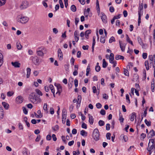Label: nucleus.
Segmentation results:
<instances>
[{
	"instance_id": "nucleus-1",
	"label": "nucleus",
	"mask_w": 155,
	"mask_h": 155,
	"mask_svg": "<svg viewBox=\"0 0 155 155\" xmlns=\"http://www.w3.org/2000/svg\"><path fill=\"white\" fill-rule=\"evenodd\" d=\"M29 20V18L27 16H24L22 15H18L17 18L18 22L22 24L27 23Z\"/></svg>"
},
{
	"instance_id": "nucleus-2",
	"label": "nucleus",
	"mask_w": 155,
	"mask_h": 155,
	"mask_svg": "<svg viewBox=\"0 0 155 155\" xmlns=\"http://www.w3.org/2000/svg\"><path fill=\"white\" fill-rule=\"evenodd\" d=\"M149 59L150 61V66H152L153 68L155 67V54L153 55H149Z\"/></svg>"
},
{
	"instance_id": "nucleus-3",
	"label": "nucleus",
	"mask_w": 155,
	"mask_h": 155,
	"mask_svg": "<svg viewBox=\"0 0 155 155\" xmlns=\"http://www.w3.org/2000/svg\"><path fill=\"white\" fill-rule=\"evenodd\" d=\"M99 134L98 130L97 129H95L93 133V137L96 141L98 140L99 139Z\"/></svg>"
},
{
	"instance_id": "nucleus-4",
	"label": "nucleus",
	"mask_w": 155,
	"mask_h": 155,
	"mask_svg": "<svg viewBox=\"0 0 155 155\" xmlns=\"http://www.w3.org/2000/svg\"><path fill=\"white\" fill-rule=\"evenodd\" d=\"M28 2L26 1H24L20 4L19 8L21 10H23L27 8L28 6Z\"/></svg>"
},
{
	"instance_id": "nucleus-5",
	"label": "nucleus",
	"mask_w": 155,
	"mask_h": 155,
	"mask_svg": "<svg viewBox=\"0 0 155 155\" xmlns=\"http://www.w3.org/2000/svg\"><path fill=\"white\" fill-rule=\"evenodd\" d=\"M151 142L152 145L150 146L149 148H147V150L149 152L151 150H154L155 148V145L154 144V140L153 139H150L149 140V143H148V147L150 145Z\"/></svg>"
},
{
	"instance_id": "nucleus-6",
	"label": "nucleus",
	"mask_w": 155,
	"mask_h": 155,
	"mask_svg": "<svg viewBox=\"0 0 155 155\" xmlns=\"http://www.w3.org/2000/svg\"><path fill=\"white\" fill-rule=\"evenodd\" d=\"M30 60L35 65H38L39 63V59L37 56H32L30 58Z\"/></svg>"
},
{
	"instance_id": "nucleus-7",
	"label": "nucleus",
	"mask_w": 155,
	"mask_h": 155,
	"mask_svg": "<svg viewBox=\"0 0 155 155\" xmlns=\"http://www.w3.org/2000/svg\"><path fill=\"white\" fill-rule=\"evenodd\" d=\"M36 95L34 93H32L30 94L28 97V100L31 103H33L35 102V98Z\"/></svg>"
},
{
	"instance_id": "nucleus-8",
	"label": "nucleus",
	"mask_w": 155,
	"mask_h": 155,
	"mask_svg": "<svg viewBox=\"0 0 155 155\" xmlns=\"http://www.w3.org/2000/svg\"><path fill=\"white\" fill-rule=\"evenodd\" d=\"M43 48H38L36 50V53L38 55L40 56H43L44 55V53L42 51Z\"/></svg>"
},
{
	"instance_id": "nucleus-9",
	"label": "nucleus",
	"mask_w": 155,
	"mask_h": 155,
	"mask_svg": "<svg viewBox=\"0 0 155 155\" xmlns=\"http://www.w3.org/2000/svg\"><path fill=\"white\" fill-rule=\"evenodd\" d=\"M120 46L122 51L124 52L125 51V47L126 45V44L122 43L120 41H119Z\"/></svg>"
},
{
	"instance_id": "nucleus-10",
	"label": "nucleus",
	"mask_w": 155,
	"mask_h": 155,
	"mask_svg": "<svg viewBox=\"0 0 155 155\" xmlns=\"http://www.w3.org/2000/svg\"><path fill=\"white\" fill-rule=\"evenodd\" d=\"M56 87L58 90L57 92H56V94H58L60 95V93L62 91V87L60 84H58L56 85Z\"/></svg>"
},
{
	"instance_id": "nucleus-11",
	"label": "nucleus",
	"mask_w": 155,
	"mask_h": 155,
	"mask_svg": "<svg viewBox=\"0 0 155 155\" xmlns=\"http://www.w3.org/2000/svg\"><path fill=\"white\" fill-rule=\"evenodd\" d=\"M155 131L153 130H151L147 135V137L148 138H151L155 136Z\"/></svg>"
},
{
	"instance_id": "nucleus-12",
	"label": "nucleus",
	"mask_w": 155,
	"mask_h": 155,
	"mask_svg": "<svg viewBox=\"0 0 155 155\" xmlns=\"http://www.w3.org/2000/svg\"><path fill=\"white\" fill-rule=\"evenodd\" d=\"M23 99V97L21 96H19L16 97V101L18 104H20L22 102Z\"/></svg>"
},
{
	"instance_id": "nucleus-13",
	"label": "nucleus",
	"mask_w": 155,
	"mask_h": 155,
	"mask_svg": "<svg viewBox=\"0 0 155 155\" xmlns=\"http://www.w3.org/2000/svg\"><path fill=\"white\" fill-rule=\"evenodd\" d=\"M143 4L141 3L140 4L138 7V15H141V12H143Z\"/></svg>"
},
{
	"instance_id": "nucleus-14",
	"label": "nucleus",
	"mask_w": 155,
	"mask_h": 155,
	"mask_svg": "<svg viewBox=\"0 0 155 155\" xmlns=\"http://www.w3.org/2000/svg\"><path fill=\"white\" fill-rule=\"evenodd\" d=\"M58 56L59 58V60H61L63 59V55L62 52L60 48H59L58 51Z\"/></svg>"
},
{
	"instance_id": "nucleus-15",
	"label": "nucleus",
	"mask_w": 155,
	"mask_h": 155,
	"mask_svg": "<svg viewBox=\"0 0 155 155\" xmlns=\"http://www.w3.org/2000/svg\"><path fill=\"white\" fill-rule=\"evenodd\" d=\"M34 101L35 102H34L33 104H37L41 102L42 101L39 96L36 95Z\"/></svg>"
},
{
	"instance_id": "nucleus-16",
	"label": "nucleus",
	"mask_w": 155,
	"mask_h": 155,
	"mask_svg": "<svg viewBox=\"0 0 155 155\" xmlns=\"http://www.w3.org/2000/svg\"><path fill=\"white\" fill-rule=\"evenodd\" d=\"M101 14L102 15V16L101 17L102 21L104 23H106L107 22L106 16L103 13H101Z\"/></svg>"
},
{
	"instance_id": "nucleus-17",
	"label": "nucleus",
	"mask_w": 155,
	"mask_h": 155,
	"mask_svg": "<svg viewBox=\"0 0 155 155\" xmlns=\"http://www.w3.org/2000/svg\"><path fill=\"white\" fill-rule=\"evenodd\" d=\"M12 65L15 68H19L20 64L17 61L15 62H12L11 63Z\"/></svg>"
},
{
	"instance_id": "nucleus-18",
	"label": "nucleus",
	"mask_w": 155,
	"mask_h": 155,
	"mask_svg": "<svg viewBox=\"0 0 155 155\" xmlns=\"http://www.w3.org/2000/svg\"><path fill=\"white\" fill-rule=\"evenodd\" d=\"M89 116V121L90 124H93L94 123V118L92 116L90 115L89 114H88Z\"/></svg>"
},
{
	"instance_id": "nucleus-19",
	"label": "nucleus",
	"mask_w": 155,
	"mask_h": 155,
	"mask_svg": "<svg viewBox=\"0 0 155 155\" xmlns=\"http://www.w3.org/2000/svg\"><path fill=\"white\" fill-rule=\"evenodd\" d=\"M114 55L113 53H110V55L109 61L110 63H113L114 61Z\"/></svg>"
},
{
	"instance_id": "nucleus-20",
	"label": "nucleus",
	"mask_w": 155,
	"mask_h": 155,
	"mask_svg": "<svg viewBox=\"0 0 155 155\" xmlns=\"http://www.w3.org/2000/svg\"><path fill=\"white\" fill-rule=\"evenodd\" d=\"M115 59L116 60H118L119 59H122L123 60L124 59V57L121 55H117L116 56Z\"/></svg>"
},
{
	"instance_id": "nucleus-21",
	"label": "nucleus",
	"mask_w": 155,
	"mask_h": 155,
	"mask_svg": "<svg viewBox=\"0 0 155 155\" xmlns=\"http://www.w3.org/2000/svg\"><path fill=\"white\" fill-rule=\"evenodd\" d=\"M137 39L138 43H139L140 45L143 46V45H144L143 41L140 38L139 36L138 37H137Z\"/></svg>"
},
{
	"instance_id": "nucleus-22",
	"label": "nucleus",
	"mask_w": 155,
	"mask_h": 155,
	"mask_svg": "<svg viewBox=\"0 0 155 155\" xmlns=\"http://www.w3.org/2000/svg\"><path fill=\"white\" fill-rule=\"evenodd\" d=\"M27 71V74L26 75V76L27 78H28L30 75L31 72V69L30 68H27L26 69Z\"/></svg>"
},
{
	"instance_id": "nucleus-23",
	"label": "nucleus",
	"mask_w": 155,
	"mask_h": 155,
	"mask_svg": "<svg viewBox=\"0 0 155 155\" xmlns=\"http://www.w3.org/2000/svg\"><path fill=\"white\" fill-rule=\"evenodd\" d=\"M145 65L146 66L147 70L148 71L149 69V64L148 61H146L144 63Z\"/></svg>"
},
{
	"instance_id": "nucleus-24",
	"label": "nucleus",
	"mask_w": 155,
	"mask_h": 155,
	"mask_svg": "<svg viewBox=\"0 0 155 155\" xmlns=\"http://www.w3.org/2000/svg\"><path fill=\"white\" fill-rule=\"evenodd\" d=\"M2 104L3 106H4L5 108L6 109H7L9 107V105L7 103L5 102H2Z\"/></svg>"
},
{
	"instance_id": "nucleus-25",
	"label": "nucleus",
	"mask_w": 155,
	"mask_h": 155,
	"mask_svg": "<svg viewBox=\"0 0 155 155\" xmlns=\"http://www.w3.org/2000/svg\"><path fill=\"white\" fill-rule=\"evenodd\" d=\"M3 62V56L0 52V67L2 65Z\"/></svg>"
},
{
	"instance_id": "nucleus-26",
	"label": "nucleus",
	"mask_w": 155,
	"mask_h": 155,
	"mask_svg": "<svg viewBox=\"0 0 155 155\" xmlns=\"http://www.w3.org/2000/svg\"><path fill=\"white\" fill-rule=\"evenodd\" d=\"M107 65L108 64L106 62L105 59H103V60L102 67L103 68H106L107 66Z\"/></svg>"
},
{
	"instance_id": "nucleus-27",
	"label": "nucleus",
	"mask_w": 155,
	"mask_h": 155,
	"mask_svg": "<svg viewBox=\"0 0 155 155\" xmlns=\"http://www.w3.org/2000/svg\"><path fill=\"white\" fill-rule=\"evenodd\" d=\"M134 117H136V114L135 113L133 112L132 113V115L131 116L130 120L131 121H133L134 119Z\"/></svg>"
},
{
	"instance_id": "nucleus-28",
	"label": "nucleus",
	"mask_w": 155,
	"mask_h": 155,
	"mask_svg": "<svg viewBox=\"0 0 155 155\" xmlns=\"http://www.w3.org/2000/svg\"><path fill=\"white\" fill-rule=\"evenodd\" d=\"M121 114L120 113H119V120L120 121V123H123V122L124 119L123 118V116L122 115H121Z\"/></svg>"
},
{
	"instance_id": "nucleus-29",
	"label": "nucleus",
	"mask_w": 155,
	"mask_h": 155,
	"mask_svg": "<svg viewBox=\"0 0 155 155\" xmlns=\"http://www.w3.org/2000/svg\"><path fill=\"white\" fill-rule=\"evenodd\" d=\"M95 38H94V37H93V43L92 45V51L93 52L94 51V46L95 45Z\"/></svg>"
},
{
	"instance_id": "nucleus-30",
	"label": "nucleus",
	"mask_w": 155,
	"mask_h": 155,
	"mask_svg": "<svg viewBox=\"0 0 155 155\" xmlns=\"http://www.w3.org/2000/svg\"><path fill=\"white\" fill-rule=\"evenodd\" d=\"M71 9L72 12H75L77 10L76 7L74 5H72L71 6Z\"/></svg>"
},
{
	"instance_id": "nucleus-31",
	"label": "nucleus",
	"mask_w": 155,
	"mask_h": 155,
	"mask_svg": "<svg viewBox=\"0 0 155 155\" xmlns=\"http://www.w3.org/2000/svg\"><path fill=\"white\" fill-rule=\"evenodd\" d=\"M80 134L82 136H87V133L84 130H82L81 131Z\"/></svg>"
},
{
	"instance_id": "nucleus-32",
	"label": "nucleus",
	"mask_w": 155,
	"mask_h": 155,
	"mask_svg": "<svg viewBox=\"0 0 155 155\" xmlns=\"http://www.w3.org/2000/svg\"><path fill=\"white\" fill-rule=\"evenodd\" d=\"M67 112L66 109L64 108L62 110V117H66Z\"/></svg>"
},
{
	"instance_id": "nucleus-33",
	"label": "nucleus",
	"mask_w": 155,
	"mask_h": 155,
	"mask_svg": "<svg viewBox=\"0 0 155 155\" xmlns=\"http://www.w3.org/2000/svg\"><path fill=\"white\" fill-rule=\"evenodd\" d=\"M90 11V9L89 8H88L87 9V11H84V14L85 15V16L86 17H87L88 14Z\"/></svg>"
},
{
	"instance_id": "nucleus-34",
	"label": "nucleus",
	"mask_w": 155,
	"mask_h": 155,
	"mask_svg": "<svg viewBox=\"0 0 155 155\" xmlns=\"http://www.w3.org/2000/svg\"><path fill=\"white\" fill-rule=\"evenodd\" d=\"M104 122L102 120H100L98 122L99 125L100 126H104Z\"/></svg>"
},
{
	"instance_id": "nucleus-35",
	"label": "nucleus",
	"mask_w": 155,
	"mask_h": 155,
	"mask_svg": "<svg viewBox=\"0 0 155 155\" xmlns=\"http://www.w3.org/2000/svg\"><path fill=\"white\" fill-rule=\"evenodd\" d=\"M133 66V64L132 63L130 62L127 65V68L128 70V68L130 69V68H132Z\"/></svg>"
},
{
	"instance_id": "nucleus-36",
	"label": "nucleus",
	"mask_w": 155,
	"mask_h": 155,
	"mask_svg": "<svg viewBox=\"0 0 155 155\" xmlns=\"http://www.w3.org/2000/svg\"><path fill=\"white\" fill-rule=\"evenodd\" d=\"M35 92L38 94L40 96H42L43 95V94L42 92L39 90L38 89H36Z\"/></svg>"
},
{
	"instance_id": "nucleus-37",
	"label": "nucleus",
	"mask_w": 155,
	"mask_h": 155,
	"mask_svg": "<svg viewBox=\"0 0 155 155\" xmlns=\"http://www.w3.org/2000/svg\"><path fill=\"white\" fill-rule=\"evenodd\" d=\"M144 122L145 124L147 125L148 126H150L151 125V123L150 121H148L147 119H145L144 120Z\"/></svg>"
},
{
	"instance_id": "nucleus-38",
	"label": "nucleus",
	"mask_w": 155,
	"mask_h": 155,
	"mask_svg": "<svg viewBox=\"0 0 155 155\" xmlns=\"http://www.w3.org/2000/svg\"><path fill=\"white\" fill-rule=\"evenodd\" d=\"M52 129L54 131H56L59 129V126L58 125H56L54 127H52Z\"/></svg>"
},
{
	"instance_id": "nucleus-39",
	"label": "nucleus",
	"mask_w": 155,
	"mask_h": 155,
	"mask_svg": "<svg viewBox=\"0 0 155 155\" xmlns=\"http://www.w3.org/2000/svg\"><path fill=\"white\" fill-rule=\"evenodd\" d=\"M124 75L127 76H129V72L126 69L124 68Z\"/></svg>"
},
{
	"instance_id": "nucleus-40",
	"label": "nucleus",
	"mask_w": 155,
	"mask_h": 155,
	"mask_svg": "<svg viewBox=\"0 0 155 155\" xmlns=\"http://www.w3.org/2000/svg\"><path fill=\"white\" fill-rule=\"evenodd\" d=\"M43 109L47 112H48V109L47 108V104L46 103H45L43 106Z\"/></svg>"
},
{
	"instance_id": "nucleus-41",
	"label": "nucleus",
	"mask_w": 155,
	"mask_h": 155,
	"mask_svg": "<svg viewBox=\"0 0 155 155\" xmlns=\"http://www.w3.org/2000/svg\"><path fill=\"white\" fill-rule=\"evenodd\" d=\"M27 149L25 148L22 151V153L24 155H27Z\"/></svg>"
},
{
	"instance_id": "nucleus-42",
	"label": "nucleus",
	"mask_w": 155,
	"mask_h": 155,
	"mask_svg": "<svg viewBox=\"0 0 155 155\" xmlns=\"http://www.w3.org/2000/svg\"><path fill=\"white\" fill-rule=\"evenodd\" d=\"M105 37H101L100 39V41L101 43H104L105 42Z\"/></svg>"
},
{
	"instance_id": "nucleus-43",
	"label": "nucleus",
	"mask_w": 155,
	"mask_h": 155,
	"mask_svg": "<svg viewBox=\"0 0 155 155\" xmlns=\"http://www.w3.org/2000/svg\"><path fill=\"white\" fill-rule=\"evenodd\" d=\"M34 114L36 117L37 118H41L42 117V114H39V115H38L35 112H34Z\"/></svg>"
},
{
	"instance_id": "nucleus-44",
	"label": "nucleus",
	"mask_w": 155,
	"mask_h": 155,
	"mask_svg": "<svg viewBox=\"0 0 155 155\" xmlns=\"http://www.w3.org/2000/svg\"><path fill=\"white\" fill-rule=\"evenodd\" d=\"M6 2V0H0V6L4 5Z\"/></svg>"
},
{
	"instance_id": "nucleus-45",
	"label": "nucleus",
	"mask_w": 155,
	"mask_h": 155,
	"mask_svg": "<svg viewBox=\"0 0 155 155\" xmlns=\"http://www.w3.org/2000/svg\"><path fill=\"white\" fill-rule=\"evenodd\" d=\"M126 99L128 104L130 103V101L129 98V95L128 94H127L126 95Z\"/></svg>"
},
{
	"instance_id": "nucleus-46",
	"label": "nucleus",
	"mask_w": 155,
	"mask_h": 155,
	"mask_svg": "<svg viewBox=\"0 0 155 155\" xmlns=\"http://www.w3.org/2000/svg\"><path fill=\"white\" fill-rule=\"evenodd\" d=\"M13 94L14 92L13 91H8L7 93V95L8 97H11Z\"/></svg>"
},
{
	"instance_id": "nucleus-47",
	"label": "nucleus",
	"mask_w": 155,
	"mask_h": 155,
	"mask_svg": "<svg viewBox=\"0 0 155 155\" xmlns=\"http://www.w3.org/2000/svg\"><path fill=\"white\" fill-rule=\"evenodd\" d=\"M17 48L18 50H20L22 48V46L19 43H17Z\"/></svg>"
},
{
	"instance_id": "nucleus-48",
	"label": "nucleus",
	"mask_w": 155,
	"mask_h": 155,
	"mask_svg": "<svg viewBox=\"0 0 155 155\" xmlns=\"http://www.w3.org/2000/svg\"><path fill=\"white\" fill-rule=\"evenodd\" d=\"M115 41V39L114 38V37L112 36L110 39L109 40V42L110 43H111L113 41Z\"/></svg>"
},
{
	"instance_id": "nucleus-49",
	"label": "nucleus",
	"mask_w": 155,
	"mask_h": 155,
	"mask_svg": "<svg viewBox=\"0 0 155 155\" xmlns=\"http://www.w3.org/2000/svg\"><path fill=\"white\" fill-rule=\"evenodd\" d=\"M59 3L60 4V7L61 8H64V5L62 0H59Z\"/></svg>"
},
{
	"instance_id": "nucleus-50",
	"label": "nucleus",
	"mask_w": 155,
	"mask_h": 155,
	"mask_svg": "<svg viewBox=\"0 0 155 155\" xmlns=\"http://www.w3.org/2000/svg\"><path fill=\"white\" fill-rule=\"evenodd\" d=\"M100 113L102 115H104L105 114L106 111L104 109H102L101 110L100 112Z\"/></svg>"
},
{
	"instance_id": "nucleus-51",
	"label": "nucleus",
	"mask_w": 155,
	"mask_h": 155,
	"mask_svg": "<svg viewBox=\"0 0 155 155\" xmlns=\"http://www.w3.org/2000/svg\"><path fill=\"white\" fill-rule=\"evenodd\" d=\"M155 87V84L154 83H152L151 84V90L153 92L154 91V87Z\"/></svg>"
},
{
	"instance_id": "nucleus-52",
	"label": "nucleus",
	"mask_w": 155,
	"mask_h": 155,
	"mask_svg": "<svg viewBox=\"0 0 155 155\" xmlns=\"http://www.w3.org/2000/svg\"><path fill=\"white\" fill-rule=\"evenodd\" d=\"M23 113L25 114H28V111L27 109H26L25 107H23Z\"/></svg>"
},
{
	"instance_id": "nucleus-53",
	"label": "nucleus",
	"mask_w": 155,
	"mask_h": 155,
	"mask_svg": "<svg viewBox=\"0 0 155 155\" xmlns=\"http://www.w3.org/2000/svg\"><path fill=\"white\" fill-rule=\"evenodd\" d=\"M96 107L97 108L100 109L102 107V105L100 103H98L96 104Z\"/></svg>"
},
{
	"instance_id": "nucleus-54",
	"label": "nucleus",
	"mask_w": 155,
	"mask_h": 155,
	"mask_svg": "<svg viewBox=\"0 0 155 155\" xmlns=\"http://www.w3.org/2000/svg\"><path fill=\"white\" fill-rule=\"evenodd\" d=\"M147 53H143L142 54V57L144 59H146L147 57Z\"/></svg>"
},
{
	"instance_id": "nucleus-55",
	"label": "nucleus",
	"mask_w": 155,
	"mask_h": 155,
	"mask_svg": "<svg viewBox=\"0 0 155 155\" xmlns=\"http://www.w3.org/2000/svg\"><path fill=\"white\" fill-rule=\"evenodd\" d=\"M18 128L20 130H23V127L21 123H19L18 124Z\"/></svg>"
},
{
	"instance_id": "nucleus-56",
	"label": "nucleus",
	"mask_w": 155,
	"mask_h": 155,
	"mask_svg": "<svg viewBox=\"0 0 155 155\" xmlns=\"http://www.w3.org/2000/svg\"><path fill=\"white\" fill-rule=\"evenodd\" d=\"M74 84L75 87H77L78 84V81L76 79L74 80Z\"/></svg>"
},
{
	"instance_id": "nucleus-57",
	"label": "nucleus",
	"mask_w": 155,
	"mask_h": 155,
	"mask_svg": "<svg viewBox=\"0 0 155 155\" xmlns=\"http://www.w3.org/2000/svg\"><path fill=\"white\" fill-rule=\"evenodd\" d=\"M111 134L110 133H107L106 134L107 138L108 140H110V139Z\"/></svg>"
},
{
	"instance_id": "nucleus-58",
	"label": "nucleus",
	"mask_w": 155,
	"mask_h": 155,
	"mask_svg": "<svg viewBox=\"0 0 155 155\" xmlns=\"http://www.w3.org/2000/svg\"><path fill=\"white\" fill-rule=\"evenodd\" d=\"M74 61L75 60L74 58L73 57H72L70 61L72 65H74Z\"/></svg>"
},
{
	"instance_id": "nucleus-59",
	"label": "nucleus",
	"mask_w": 155,
	"mask_h": 155,
	"mask_svg": "<svg viewBox=\"0 0 155 155\" xmlns=\"http://www.w3.org/2000/svg\"><path fill=\"white\" fill-rule=\"evenodd\" d=\"M121 14H118V15H116V16H114V19H119L120 18V17H121Z\"/></svg>"
},
{
	"instance_id": "nucleus-60",
	"label": "nucleus",
	"mask_w": 155,
	"mask_h": 155,
	"mask_svg": "<svg viewBox=\"0 0 155 155\" xmlns=\"http://www.w3.org/2000/svg\"><path fill=\"white\" fill-rule=\"evenodd\" d=\"M61 139H62V141H63L64 143L66 144L67 143V142L65 139V136H62L61 137Z\"/></svg>"
},
{
	"instance_id": "nucleus-61",
	"label": "nucleus",
	"mask_w": 155,
	"mask_h": 155,
	"mask_svg": "<svg viewBox=\"0 0 155 155\" xmlns=\"http://www.w3.org/2000/svg\"><path fill=\"white\" fill-rule=\"evenodd\" d=\"M95 69L96 71L97 72H98L100 70V69H101L100 67V66H95Z\"/></svg>"
},
{
	"instance_id": "nucleus-62",
	"label": "nucleus",
	"mask_w": 155,
	"mask_h": 155,
	"mask_svg": "<svg viewBox=\"0 0 155 155\" xmlns=\"http://www.w3.org/2000/svg\"><path fill=\"white\" fill-rule=\"evenodd\" d=\"M106 130H109L110 128V125L109 124H107L106 125Z\"/></svg>"
},
{
	"instance_id": "nucleus-63",
	"label": "nucleus",
	"mask_w": 155,
	"mask_h": 155,
	"mask_svg": "<svg viewBox=\"0 0 155 155\" xmlns=\"http://www.w3.org/2000/svg\"><path fill=\"white\" fill-rule=\"evenodd\" d=\"M109 10L112 13L114 12V7L113 6H110V7Z\"/></svg>"
},
{
	"instance_id": "nucleus-64",
	"label": "nucleus",
	"mask_w": 155,
	"mask_h": 155,
	"mask_svg": "<svg viewBox=\"0 0 155 155\" xmlns=\"http://www.w3.org/2000/svg\"><path fill=\"white\" fill-rule=\"evenodd\" d=\"M79 19L78 18H75V24L76 25H78V22H79Z\"/></svg>"
}]
</instances>
